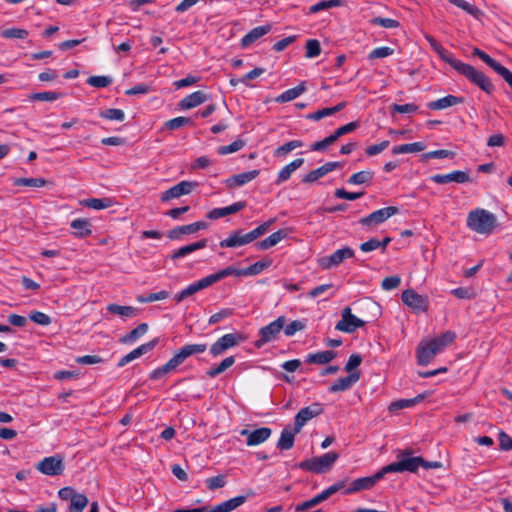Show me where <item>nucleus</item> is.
<instances>
[{
    "instance_id": "1",
    "label": "nucleus",
    "mask_w": 512,
    "mask_h": 512,
    "mask_svg": "<svg viewBox=\"0 0 512 512\" xmlns=\"http://www.w3.org/2000/svg\"><path fill=\"white\" fill-rule=\"evenodd\" d=\"M425 39L444 62L448 63L458 73L465 76L470 82L478 86L487 94L493 93L494 85L483 72L476 70L470 64L454 58L433 36L426 34Z\"/></svg>"
},
{
    "instance_id": "2",
    "label": "nucleus",
    "mask_w": 512,
    "mask_h": 512,
    "mask_svg": "<svg viewBox=\"0 0 512 512\" xmlns=\"http://www.w3.org/2000/svg\"><path fill=\"white\" fill-rule=\"evenodd\" d=\"M443 464L439 461H426L421 456H414L411 449L401 450L396 461L384 466L381 470L371 476L359 477L356 480H380L385 474L392 472H417L419 467L424 470L439 469Z\"/></svg>"
},
{
    "instance_id": "3",
    "label": "nucleus",
    "mask_w": 512,
    "mask_h": 512,
    "mask_svg": "<svg viewBox=\"0 0 512 512\" xmlns=\"http://www.w3.org/2000/svg\"><path fill=\"white\" fill-rule=\"evenodd\" d=\"M206 349L207 344L205 343L186 344L182 346L167 363L154 369L149 374V378L151 380L161 379L166 374L176 370L177 367L183 364L187 358L196 354L204 353Z\"/></svg>"
},
{
    "instance_id": "4",
    "label": "nucleus",
    "mask_w": 512,
    "mask_h": 512,
    "mask_svg": "<svg viewBox=\"0 0 512 512\" xmlns=\"http://www.w3.org/2000/svg\"><path fill=\"white\" fill-rule=\"evenodd\" d=\"M274 222L275 219H270L247 233H244L242 229H237L229 237L221 240L219 246L221 248H236L247 245L264 235Z\"/></svg>"
},
{
    "instance_id": "5",
    "label": "nucleus",
    "mask_w": 512,
    "mask_h": 512,
    "mask_svg": "<svg viewBox=\"0 0 512 512\" xmlns=\"http://www.w3.org/2000/svg\"><path fill=\"white\" fill-rule=\"evenodd\" d=\"M495 215L485 209H475L469 212L467 226L479 234L489 235L496 226Z\"/></svg>"
},
{
    "instance_id": "6",
    "label": "nucleus",
    "mask_w": 512,
    "mask_h": 512,
    "mask_svg": "<svg viewBox=\"0 0 512 512\" xmlns=\"http://www.w3.org/2000/svg\"><path fill=\"white\" fill-rule=\"evenodd\" d=\"M338 459L336 452H328L322 456L313 457L311 459L302 461L299 464L301 469L314 472V473H325L329 471L335 461Z\"/></svg>"
},
{
    "instance_id": "7",
    "label": "nucleus",
    "mask_w": 512,
    "mask_h": 512,
    "mask_svg": "<svg viewBox=\"0 0 512 512\" xmlns=\"http://www.w3.org/2000/svg\"><path fill=\"white\" fill-rule=\"evenodd\" d=\"M286 323L285 316H279L276 320L272 321L268 325L262 327L259 330V339L256 340L255 346L261 348L266 343L276 340L284 328Z\"/></svg>"
},
{
    "instance_id": "8",
    "label": "nucleus",
    "mask_w": 512,
    "mask_h": 512,
    "mask_svg": "<svg viewBox=\"0 0 512 512\" xmlns=\"http://www.w3.org/2000/svg\"><path fill=\"white\" fill-rule=\"evenodd\" d=\"M36 469L42 474L56 477L62 475L65 469L63 457L60 455H53L45 457L43 460L36 464Z\"/></svg>"
},
{
    "instance_id": "9",
    "label": "nucleus",
    "mask_w": 512,
    "mask_h": 512,
    "mask_svg": "<svg viewBox=\"0 0 512 512\" xmlns=\"http://www.w3.org/2000/svg\"><path fill=\"white\" fill-rule=\"evenodd\" d=\"M323 412V405L319 402H314L311 405L300 409L294 418V433H299L309 420L321 415Z\"/></svg>"
},
{
    "instance_id": "10",
    "label": "nucleus",
    "mask_w": 512,
    "mask_h": 512,
    "mask_svg": "<svg viewBox=\"0 0 512 512\" xmlns=\"http://www.w3.org/2000/svg\"><path fill=\"white\" fill-rule=\"evenodd\" d=\"M399 209L396 206H389L378 209L371 214L361 218L359 223L363 227H373L384 223L390 217L398 214Z\"/></svg>"
},
{
    "instance_id": "11",
    "label": "nucleus",
    "mask_w": 512,
    "mask_h": 512,
    "mask_svg": "<svg viewBox=\"0 0 512 512\" xmlns=\"http://www.w3.org/2000/svg\"><path fill=\"white\" fill-rule=\"evenodd\" d=\"M341 316L342 318L337 322L335 329L345 333H353L369 322V320H363L353 315L350 307H345Z\"/></svg>"
},
{
    "instance_id": "12",
    "label": "nucleus",
    "mask_w": 512,
    "mask_h": 512,
    "mask_svg": "<svg viewBox=\"0 0 512 512\" xmlns=\"http://www.w3.org/2000/svg\"><path fill=\"white\" fill-rule=\"evenodd\" d=\"M402 302L415 312H426L429 307L427 296L418 294L413 289H407L402 292Z\"/></svg>"
},
{
    "instance_id": "13",
    "label": "nucleus",
    "mask_w": 512,
    "mask_h": 512,
    "mask_svg": "<svg viewBox=\"0 0 512 512\" xmlns=\"http://www.w3.org/2000/svg\"><path fill=\"white\" fill-rule=\"evenodd\" d=\"M242 340L243 337L239 333L225 334L211 345L210 353L214 357L222 355L226 350L238 345Z\"/></svg>"
},
{
    "instance_id": "14",
    "label": "nucleus",
    "mask_w": 512,
    "mask_h": 512,
    "mask_svg": "<svg viewBox=\"0 0 512 512\" xmlns=\"http://www.w3.org/2000/svg\"><path fill=\"white\" fill-rule=\"evenodd\" d=\"M354 257V250L350 247H344L336 250L330 256L319 259V265L322 269H330L338 266L345 259Z\"/></svg>"
},
{
    "instance_id": "15",
    "label": "nucleus",
    "mask_w": 512,
    "mask_h": 512,
    "mask_svg": "<svg viewBox=\"0 0 512 512\" xmlns=\"http://www.w3.org/2000/svg\"><path fill=\"white\" fill-rule=\"evenodd\" d=\"M197 185V182L181 181L168 190L162 192L160 199L162 202H167L172 199L179 198L183 195H187L191 193L193 188H195Z\"/></svg>"
},
{
    "instance_id": "16",
    "label": "nucleus",
    "mask_w": 512,
    "mask_h": 512,
    "mask_svg": "<svg viewBox=\"0 0 512 512\" xmlns=\"http://www.w3.org/2000/svg\"><path fill=\"white\" fill-rule=\"evenodd\" d=\"M441 351L431 340L423 341L419 344L416 350L417 363L422 366L428 365L433 358Z\"/></svg>"
},
{
    "instance_id": "17",
    "label": "nucleus",
    "mask_w": 512,
    "mask_h": 512,
    "mask_svg": "<svg viewBox=\"0 0 512 512\" xmlns=\"http://www.w3.org/2000/svg\"><path fill=\"white\" fill-rule=\"evenodd\" d=\"M430 180L436 184H446L449 182L467 183L471 181L470 175L465 171L455 170L448 174H435Z\"/></svg>"
},
{
    "instance_id": "18",
    "label": "nucleus",
    "mask_w": 512,
    "mask_h": 512,
    "mask_svg": "<svg viewBox=\"0 0 512 512\" xmlns=\"http://www.w3.org/2000/svg\"><path fill=\"white\" fill-rule=\"evenodd\" d=\"M158 343V340L157 339H153L147 343H144L140 346H138L136 349L132 350L131 352H129L128 354H126L125 356H123L117 366L118 367H124L125 365H127L128 363H130L131 361L141 357L142 355L152 351L155 346L157 345Z\"/></svg>"
},
{
    "instance_id": "19",
    "label": "nucleus",
    "mask_w": 512,
    "mask_h": 512,
    "mask_svg": "<svg viewBox=\"0 0 512 512\" xmlns=\"http://www.w3.org/2000/svg\"><path fill=\"white\" fill-rule=\"evenodd\" d=\"M272 434V430L268 427H261L250 431L244 429L241 431L242 436H247L246 444L248 446H256L265 442Z\"/></svg>"
},
{
    "instance_id": "20",
    "label": "nucleus",
    "mask_w": 512,
    "mask_h": 512,
    "mask_svg": "<svg viewBox=\"0 0 512 512\" xmlns=\"http://www.w3.org/2000/svg\"><path fill=\"white\" fill-rule=\"evenodd\" d=\"M361 377L360 371H354L349 373V375L345 377H341L337 379L330 387L329 391L332 393L342 392L350 389L354 384H356Z\"/></svg>"
},
{
    "instance_id": "21",
    "label": "nucleus",
    "mask_w": 512,
    "mask_h": 512,
    "mask_svg": "<svg viewBox=\"0 0 512 512\" xmlns=\"http://www.w3.org/2000/svg\"><path fill=\"white\" fill-rule=\"evenodd\" d=\"M246 207L245 201L235 202L230 206L214 208L208 212L207 218L210 220H216L222 217H225L230 214H235Z\"/></svg>"
},
{
    "instance_id": "22",
    "label": "nucleus",
    "mask_w": 512,
    "mask_h": 512,
    "mask_svg": "<svg viewBox=\"0 0 512 512\" xmlns=\"http://www.w3.org/2000/svg\"><path fill=\"white\" fill-rule=\"evenodd\" d=\"M208 100L207 95L203 91H195L184 97L179 103L180 110H188L195 108Z\"/></svg>"
},
{
    "instance_id": "23",
    "label": "nucleus",
    "mask_w": 512,
    "mask_h": 512,
    "mask_svg": "<svg viewBox=\"0 0 512 512\" xmlns=\"http://www.w3.org/2000/svg\"><path fill=\"white\" fill-rule=\"evenodd\" d=\"M208 287H209V285L206 282V279L204 277L198 281H195V282L189 284L186 288H184L180 292L176 293L174 296V299L177 303H180L183 300H185L187 297L192 296L195 293H197L203 289H206Z\"/></svg>"
},
{
    "instance_id": "24",
    "label": "nucleus",
    "mask_w": 512,
    "mask_h": 512,
    "mask_svg": "<svg viewBox=\"0 0 512 512\" xmlns=\"http://www.w3.org/2000/svg\"><path fill=\"white\" fill-rule=\"evenodd\" d=\"M271 30V25L258 26L250 30L241 39V47L247 48L252 45L255 41L266 35Z\"/></svg>"
},
{
    "instance_id": "25",
    "label": "nucleus",
    "mask_w": 512,
    "mask_h": 512,
    "mask_svg": "<svg viewBox=\"0 0 512 512\" xmlns=\"http://www.w3.org/2000/svg\"><path fill=\"white\" fill-rule=\"evenodd\" d=\"M206 246H207V239H201L197 242L190 243L188 245H185V246L180 247L179 249L173 251L172 254L170 255V258L175 261L177 259L186 257L187 255H189L197 250L203 249Z\"/></svg>"
},
{
    "instance_id": "26",
    "label": "nucleus",
    "mask_w": 512,
    "mask_h": 512,
    "mask_svg": "<svg viewBox=\"0 0 512 512\" xmlns=\"http://www.w3.org/2000/svg\"><path fill=\"white\" fill-rule=\"evenodd\" d=\"M464 102L463 97H457L454 95H447L443 98L431 101L427 104V107L431 110H442L448 107H452Z\"/></svg>"
},
{
    "instance_id": "27",
    "label": "nucleus",
    "mask_w": 512,
    "mask_h": 512,
    "mask_svg": "<svg viewBox=\"0 0 512 512\" xmlns=\"http://www.w3.org/2000/svg\"><path fill=\"white\" fill-rule=\"evenodd\" d=\"M259 173H260L259 170H251V171H247L244 173L233 175L226 180V185L229 188L242 186V185L254 180L259 175Z\"/></svg>"
},
{
    "instance_id": "28",
    "label": "nucleus",
    "mask_w": 512,
    "mask_h": 512,
    "mask_svg": "<svg viewBox=\"0 0 512 512\" xmlns=\"http://www.w3.org/2000/svg\"><path fill=\"white\" fill-rule=\"evenodd\" d=\"M70 226L73 229V235L77 238H84L92 234L91 223L88 219H74Z\"/></svg>"
},
{
    "instance_id": "29",
    "label": "nucleus",
    "mask_w": 512,
    "mask_h": 512,
    "mask_svg": "<svg viewBox=\"0 0 512 512\" xmlns=\"http://www.w3.org/2000/svg\"><path fill=\"white\" fill-rule=\"evenodd\" d=\"M304 163V159L303 158H296L294 159L292 162H290L289 164H287L286 166H284L278 173V176H277V179L275 181V183L277 185L287 181L290 179L292 173L297 170L298 168H300Z\"/></svg>"
},
{
    "instance_id": "30",
    "label": "nucleus",
    "mask_w": 512,
    "mask_h": 512,
    "mask_svg": "<svg viewBox=\"0 0 512 512\" xmlns=\"http://www.w3.org/2000/svg\"><path fill=\"white\" fill-rule=\"evenodd\" d=\"M337 353L333 350L320 351L313 354H308L305 358L306 363L324 365L331 362Z\"/></svg>"
},
{
    "instance_id": "31",
    "label": "nucleus",
    "mask_w": 512,
    "mask_h": 512,
    "mask_svg": "<svg viewBox=\"0 0 512 512\" xmlns=\"http://www.w3.org/2000/svg\"><path fill=\"white\" fill-rule=\"evenodd\" d=\"M287 236V232L284 229H280L274 233H272L267 238L257 242L256 247L259 250H267L275 245H277L281 240H283Z\"/></svg>"
},
{
    "instance_id": "32",
    "label": "nucleus",
    "mask_w": 512,
    "mask_h": 512,
    "mask_svg": "<svg viewBox=\"0 0 512 512\" xmlns=\"http://www.w3.org/2000/svg\"><path fill=\"white\" fill-rule=\"evenodd\" d=\"M448 2L464 10L476 20H481L484 16V12L481 9L465 0H448Z\"/></svg>"
},
{
    "instance_id": "33",
    "label": "nucleus",
    "mask_w": 512,
    "mask_h": 512,
    "mask_svg": "<svg viewBox=\"0 0 512 512\" xmlns=\"http://www.w3.org/2000/svg\"><path fill=\"white\" fill-rule=\"evenodd\" d=\"M107 311L122 318H133L138 314V309L133 306H122L114 303L107 305Z\"/></svg>"
},
{
    "instance_id": "34",
    "label": "nucleus",
    "mask_w": 512,
    "mask_h": 512,
    "mask_svg": "<svg viewBox=\"0 0 512 512\" xmlns=\"http://www.w3.org/2000/svg\"><path fill=\"white\" fill-rule=\"evenodd\" d=\"M305 91H306V84H305V82H301L296 87L288 89V90L284 91L282 94H280L276 98V102L285 103V102L292 101V100L296 99L297 97H299Z\"/></svg>"
},
{
    "instance_id": "35",
    "label": "nucleus",
    "mask_w": 512,
    "mask_h": 512,
    "mask_svg": "<svg viewBox=\"0 0 512 512\" xmlns=\"http://www.w3.org/2000/svg\"><path fill=\"white\" fill-rule=\"evenodd\" d=\"M272 259L265 258L263 260L257 261L254 264L242 268L243 276H255L260 274L265 269L269 268L272 265Z\"/></svg>"
},
{
    "instance_id": "36",
    "label": "nucleus",
    "mask_w": 512,
    "mask_h": 512,
    "mask_svg": "<svg viewBox=\"0 0 512 512\" xmlns=\"http://www.w3.org/2000/svg\"><path fill=\"white\" fill-rule=\"evenodd\" d=\"M148 331V324L147 323H141L136 328L131 330L129 333L124 335L120 342L123 344H132L135 341H137L140 337H142L146 332Z\"/></svg>"
},
{
    "instance_id": "37",
    "label": "nucleus",
    "mask_w": 512,
    "mask_h": 512,
    "mask_svg": "<svg viewBox=\"0 0 512 512\" xmlns=\"http://www.w3.org/2000/svg\"><path fill=\"white\" fill-rule=\"evenodd\" d=\"M294 429L284 428L281 432L280 438L277 442V448L280 450H289L294 445L295 435Z\"/></svg>"
},
{
    "instance_id": "38",
    "label": "nucleus",
    "mask_w": 512,
    "mask_h": 512,
    "mask_svg": "<svg viewBox=\"0 0 512 512\" xmlns=\"http://www.w3.org/2000/svg\"><path fill=\"white\" fill-rule=\"evenodd\" d=\"M424 398H425L424 394H419L414 398L400 399V400L394 401L389 405V411L394 412V411H397L400 409L412 407V406L416 405L417 403L421 402Z\"/></svg>"
},
{
    "instance_id": "39",
    "label": "nucleus",
    "mask_w": 512,
    "mask_h": 512,
    "mask_svg": "<svg viewBox=\"0 0 512 512\" xmlns=\"http://www.w3.org/2000/svg\"><path fill=\"white\" fill-rule=\"evenodd\" d=\"M425 147L426 146L423 142L401 144L398 146H394L392 148V153L394 155L405 154V153H416V152L423 151L425 149Z\"/></svg>"
},
{
    "instance_id": "40",
    "label": "nucleus",
    "mask_w": 512,
    "mask_h": 512,
    "mask_svg": "<svg viewBox=\"0 0 512 512\" xmlns=\"http://www.w3.org/2000/svg\"><path fill=\"white\" fill-rule=\"evenodd\" d=\"M83 205L90 209L102 210L111 207L113 205V200L108 197L89 198L83 201Z\"/></svg>"
},
{
    "instance_id": "41",
    "label": "nucleus",
    "mask_w": 512,
    "mask_h": 512,
    "mask_svg": "<svg viewBox=\"0 0 512 512\" xmlns=\"http://www.w3.org/2000/svg\"><path fill=\"white\" fill-rule=\"evenodd\" d=\"M455 339L456 333L449 330L442 333L440 336L431 339V342L442 352L444 348L453 343Z\"/></svg>"
},
{
    "instance_id": "42",
    "label": "nucleus",
    "mask_w": 512,
    "mask_h": 512,
    "mask_svg": "<svg viewBox=\"0 0 512 512\" xmlns=\"http://www.w3.org/2000/svg\"><path fill=\"white\" fill-rule=\"evenodd\" d=\"M344 3H345L344 0H323V1H320V2L312 5L309 8L308 14H315L322 10H327V9H330L333 7L343 6Z\"/></svg>"
},
{
    "instance_id": "43",
    "label": "nucleus",
    "mask_w": 512,
    "mask_h": 512,
    "mask_svg": "<svg viewBox=\"0 0 512 512\" xmlns=\"http://www.w3.org/2000/svg\"><path fill=\"white\" fill-rule=\"evenodd\" d=\"M234 363H235L234 356L226 357L216 367H213V368H210L209 370H207L206 374L209 377L214 378V377L218 376L219 374L223 373L224 371H226Z\"/></svg>"
},
{
    "instance_id": "44",
    "label": "nucleus",
    "mask_w": 512,
    "mask_h": 512,
    "mask_svg": "<svg viewBox=\"0 0 512 512\" xmlns=\"http://www.w3.org/2000/svg\"><path fill=\"white\" fill-rule=\"evenodd\" d=\"M373 177H374L373 171L365 170V171H360V172L354 173L353 175H351L349 177L347 182L349 184H353V185H360V184H365V183L371 182Z\"/></svg>"
},
{
    "instance_id": "45",
    "label": "nucleus",
    "mask_w": 512,
    "mask_h": 512,
    "mask_svg": "<svg viewBox=\"0 0 512 512\" xmlns=\"http://www.w3.org/2000/svg\"><path fill=\"white\" fill-rule=\"evenodd\" d=\"M246 502V497H234L218 504L220 512H231Z\"/></svg>"
},
{
    "instance_id": "46",
    "label": "nucleus",
    "mask_w": 512,
    "mask_h": 512,
    "mask_svg": "<svg viewBox=\"0 0 512 512\" xmlns=\"http://www.w3.org/2000/svg\"><path fill=\"white\" fill-rule=\"evenodd\" d=\"M192 124H193V121L191 118L179 116V117H176V118L166 121L164 126L168 130H176L178 128H181V127H184L187 125H192Z\"/></svg>"
},
{
    "instance_id": "47",
    "label": "nucleus",
    "mask_w": 512,
    "mask_h": 512,
    "mask_svg": "<svg viewBox=\"0 0 512 512\" xmlns=\"http://www.w3.org/2000/svg\"><path fill=\"white\" fill-rule=\"evenodd\" d=\"M88 504V499L83 494H77L72 498L70 503L69 511L70 512H83L84 508Z\"/></svg>"
},
{
    "instance_id": "48",
    "label": "nucleus",
    "mask_w": 512,
    "mask_h": 512,
    "mask_svg": "<svg viewBox=\"0 0 512 512\" xmlns=\"http://www.w3.org/2000/svg\"><path fill=\"white\" fill-rule=\"evenodd\" d=\"M342 484L336 483L334 485H331L324 491H322L320 494L314 496L312 499L315 503V505L320 504L321 502L327 500L330 496H332L334 493H336L338 490L342 488Z\"/></svg>"
},
{
    "instance_id": "49",
    "label": "nucleus",
    "mask_w": 512,
    "mask_h": 512,
    "mask_svg": "<svg viewBox=\"0 0 512 512\" xmlns=\"http://www.w3.org/2000/svg\"><path fill=\"white\" fill-rule=\"evenodd\" d=\"M100 117L107 120L124 121L125 113L121 109L109 108L100 112Z\"/></svg>"
},
{
    "instance_id": "50",
    "label": "nucleus",
    "mask_w": 512,
    "mask_h": 512,
    "mask_svg": "<svg viewBox=\"0 0 512 512\" xmlns=\"http://www.w3.org/2000/svg\"><path fill=\"white\" fill-rule=\"evenodd\" d=\"M302 146H303V142L301 140H292V141H289V142L283 144L282 146L278 147L275 150L274 155L277 157L284 156V155L288 154L289 152H291L292 150H294L296 148H300Z\"/></svg>"
},
{
    "instance_id": "51",
    "label": "nucleus",
    "mask_w": 512,
    "mask_h": 512,
    "mask_svg": "<svg viewBox=\"0 0 512 512\" xmlns=\"http://www.w3.org/2000/svg\"><path fill=\"white\" fill-rule=\"evenodd\" d=\"M60 96H61L60 93L52 92V91H45V92L32 93L31 95H29V99L31 101H48V102H52V101H55V100L59 99Z\"/></svg>"
},
{
    "instance_id": "52",
    "label": "nucleus",
    "mask_w": 512,
    "mask_h": 512,
    "mask_svg": "<svg viewBox=\"0 0 512 512\" xmlns=\"http://www.w3.org/2000/svg\"><path fill=\"white\" fill-rule=\"evenodd\" d=\"M169 293L165 290L156 292V293H149L147 295H139L137 296V301L140 303H151L154 301H160L168 298Z\"/></svg>"
},
{
    "instance_id": "53",
    "label": "nucleus",
    "mask_w": 512,
    "mask_h": 512,
    "mask_svg": "<svg viewBox=\"0 0 512 512\" xmlns=\"http://www.w3.org/2000/svg\"><path fill=\"white\" fill-rule=\"evenodd\" d=\"M244 146H245V141L242 139H237L229 145L220 146L217 149V152L219 155H227V154L234 153V152L241 150Z\"/></svg>"
},
{
    "instance_id": "54",
    "label": "nucleus",
    "mask_w": 512,
    "mask_h": 512,
    "mask_svg": "<svg viewBox=\"0 0 512 512\" xmlns=\"http://www.w3.org/2000/svg\"><path fill=\"white\" fill-rule=\"evenodd\" d=\"M185 234H193L191 224L177 226L168 231L167 237L171 240H178Z\"/></svg>"
},
{
    "instance_id": "55",
    "label": "nucleus",
    "mask_w": 512,
    "mask_h": 512,
    "mask_svg": "<svg viewBox=\"0 0 512 512\" xmlns=\"http://www.w3.org/2000/svg\"><path fill=\"white\" fill-rule=\"evenodd\" d=\"M306 53L307 58H315L321 54V45L317 39H309L306 42Z\"/></svg>"
},
{
    "instance_id": "56",
    "label": "nucleus",
    "mask_w": 512,
    "mask_h": 512,
    "mask_svg": "<svg viewBox=\"0 0 512 512\" xmlns=\"http://www.w3.org/2000/svg\"><path fill=\"white\" fill-rule=\"evenodd\" d=\"M455 153L450 150L446 149H440V150H434L427 153H424L422 155V159H444V158H454Z\"/></svg>"
},
{
    "instance_id": "57",
    "label": "nucleus",
    "mask_w": 512,
    "mask_h": 512,
    "mask_svg": "<svg viewBox=\"0 0 512 512\" xmlns=\"http://www.w3.org/2000/svg\"><path fill=\"white\" fill-rule=\"evenodd\" d=\"M47 181L43 178H18L14 181L17 186L43 187Z\"/></svg>"
},
{
    "instance_id": "58",
    "label": "nucleus",
    "mask_w": 512,
    "mask_h": 512,
    "mask_svg": "<svg viewBox=\"0 0 512 512\" xmlns=\"http://www.w3.org/2000/svg\"><path fill=\"white\" fill-rule=\"evenodd\" d=\"M87 83L96 88H105L112 83V78L109 76H90Z\"/></svg>"
},
{
    "instance_id": "59",
    "label": "nucleus",
    "mask_w": 512,
    "mask_h": 512,
    "mask_svg": "<svg viewBox=\"0 0 512 512\" xmlns=\"http://www.w3.org/2000/svg\"><path fill=\"white\" fill-rule=\"evenodd\" d=\"M234 314V310L231 308H223L220 311L216 312L215 314L211 315L208 323L209 325H214L222 320L231 317Z\"/></svg>"
},
{
    "instance_id": "60",
    "label": "nucleus",
    "mask_w": 512,
    "mask_h": 512,
    "mask_svg": "<svg viewBox=\"0 0 512 512\" xmlns=\"http://www.w3.org/2000/svg\"><path fill=\"white\" fill-rule=\"evenodd\" d=\"M28 31L21 28H8L1 32V36L6 39L18 38L24 39L28 36Z\"/></svg>"
},
{
    "instance_id": "61",
    "label": "nucleus",
    "mask_w": 512,
    "mask_h": 512,
    "mask_svg": "<svg viewBox=\"0 0 512 512\" xmlns=\"http://www.w3.org/2000/svg\"><path fill=\"white\" fill-rule=\"evenodd\" d=\"M371 24L378 25V26H381V27L387 28V29L398 28L400 26L399 21H397L395 19L383 18V17H375V18L371 19Z\"/></svg>"
},
{
    "instance_id": "62",
    "label": "nucleus",
    "mask_w": 512,
    "mask_h": 512,
    "mask_svg": "<svg viewBox=\"0 0 512 512\" xmlns=\"http://www.w3.org/2000/svg\"><path fill=\"white\" fill-rule=\"evenodd\" d=\"M393 53H394V50L390 47H387V46L378 47V48L373 49L368 54V59L374 60V59H378V58H385V57L392 55Z\"/></svg>"
},
{
    "instance_id": "63",
    "label": "nucleus",
    "mask_w": 512,
    "mask_h": 512,
    "mask_svg": "<svg viewBox=\"0 0 512 512\" xmlns=\"http://www.w3.org/2000/svg\"><path fill=\"white\" fill-rule=\"evenodd\" d=\"M364 195V192H348L343 188L336 189L334 192V196L338 199H345L349 201H354L359 199Z\"/></svg>"
},
{
    "instance_id": "64",
    "label": "nucleus",
    "mask_w": 512,
    "mask_h": 512,
    "mask_svg": "<svg viewBox=\"0 0 512 512\" xmlns=\"http://www.w3.org/2000/svg\"><path fill=\"white\" fill-rule=\"evenodd\" d=\"M305 328V324L300 320H294L290 324L284 326L282 329L286 336H293L296 332L302 331Z\"/></svg>"
}]
</instances>
